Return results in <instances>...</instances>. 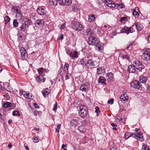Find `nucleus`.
Returning a JSON list of instances; mask_svg holds the SVG:
<instances>
[{
  "instance_id": "nucleus-11",
  "label": "nucleus",
  "mask_w": 150,
  "mask_h": 150,
  "mask_svg": "<svg viewBox=\"0 0 150 150\" xmlns=\"http://www.w3.org/2000/svg\"><path fill=\"white\" fill-rule=\"evenodd\" d=\"M133 15L135 18H137L139 17L140 12L139 11V8L138 7H136L132 11Z\"/></svg>"
},
{
  "instance_id": "nucleus-15",
  "label": "nucleus",
  "mask_w": 150,
  "mask_h": 150,
  "mask_svg": "<svg viewBox=\"0 0 150 150\" xmlns=\"http://www.w3.org/2000/svg\"><path fill=\"white\" fill-rule=\"evenodd\" d=\"M69 56L72 59H76L78 57V52L76 51H72L70 52Z\"/></svg>"
},
{
  "instance_id": "nucleus-64",
  "label": "nucleus",
  "mask_w": 150,
  "mask_h": 150,
  "mask_svg": "<svg viewBox=\"0 0 150 150\" xmlns=\"http://www.w3.org/2000/svg\"><path fill=\"white\" fill-rule=\"evenodd\" d=\"M139 129L136 128L135 129V131L136 132L134 133H137L138 132H140V131H139Z\"/></svg>"
},
{
  "instance_id": "nucleus-2",
  "label": "nucleus",
  "mask_w": 150,
  "mask_h": 150,
  "mask_svg": "<svg viewBox=\"0 0 150 150\" xmlns=\"http://www.w3.org/2000/svg\"><path fill=\"white\" fill-rule=\"evenodd\" d=\"M133 64L136 69L139 70L140 71H142V70L144 68L142 62L139 60H137L134 61L133 63Z\"/></svg>"
},
{
  "instance_id": "nucleus-28",
  "label": "nucleus",
  "mask_w": 150,
  "mask_h": 150,
  "mask_svg": "<svg viewBox=\"0 0 150 150\" xmlns=\"http://www.w3.org/2000/svg\"><path fill=\"white\" fill-rule=\"evenodd\" d=\"M49 4L51 6H56L57 4V2L54 0H50L49 1Z\"/></svg>"
},
{
  "instance_id": "nucleus-39",
  "label": "nucleus",
  "mask_w": 150,
  "mask_h": 150,
  "mask_svg": "<svg viewBox=\"0 0 150 150\" xmlns=\"http://www.w3.org/2000/svg\"><path fill=\"white\" fill-rule=\"evenodd\" d=\"M23 17V16L21 12L17 13L16 14V17L17 18H22Z\"/></svg>"
},
{
  "instance_id": "nucleus-47",
  "label": "nucleus",
  "mask_w": 150,
  "mask_h": 150,
  "mask_svg": "<svg viewBox=\"0 0 150 150\" xmlns=\"http://www.w3.org/2000/svg\"><path fill=\"white\" fill-rule=\"evenodd\" d=\"M127 19V17H123L121 18L120 21L121 22H122L123 21H124Z\"/></svg>"
},
{
  "instance_id": "nucleus-12",
  "label": "nucleus",
  "mask_w": 150,
  "mask_h": 150,
  "mask_svg": "<svg viewBox=\"0 0 150 150\" xmlns=\"http://www.w3.org/2000/svg\"><path fill=\"white\" fill-rule=\"evenodd\" d=\"M105 4L110 8H114L115 7V3L110 0H105Z\"/></svg>"
},
{
  "instance_id": "nucleus-58",
  "label": "nucleus",
  "mask_w": 150,
  "mask_h": 150,
  "mask_svg": "<svg viewBox=\"0 0 150 150\" xmlns=\"http://www.w3.org/2000/svg\"><path fill=\"white\" fill-rule=\"evenodd\" d=\"M4 96L5 98H9V94L8 93H6L5 95H3Z\"/></svg>"
},
{
  "instance_id": "nucleus-42",
  "label": "nucleus",
  "mask_w": 150,
  "mask_h": 150,
  "mask_svg": "<svg viewBox=\"0 0 150 150\" xmlns=\"http://www.w3.org/2000/svg\"><path fill=\"white\" fill-rule=\"evenodd\" d=\"M39 138L38 137H34L33 138V141L35 143H37L39 142Z\"/></svg>"
},
{
  "instance_id": "nucleus-59",
  "label": "nucleus",
  "mask_w": 150,
  "mask_h": 150,
  "mask_svg": "<svg viewBox=\"0 0 150 150\" xmlns=\"http://www.w3.org/2000/svg\"><path fill=\"white\" fill-rule=\"evenodd\" d=\"M118 6L120 7V8H124V6L122 4H118Z\"/></svg>"
},
{
  "instance_id": "nucleus-38",
  "label": "nucleus",
  "mask_w": 150,
  "mask_h": 150,
  "mask_svg": "<svg viewBox=\"0 0 150 150\" xmlns=\"http://www.w3.org/2000/svg\"><path fill=\"white\" fill-rule=\"evenodd\" d=\"M47 88L44 91H42V94L44 97H46V96L49 94V92L46 91V90Z\"/></svg>"
},
{
  "instance_id": "nucleus-18",
  "label": "nucleus",
  "mask_w": 150,
  "mask_h": 150,
  "mask_svg": "<svg viewBox=\"0 0 150 150\" xmlns=\"http://www.w3.org/2000/svg\"><path fill=\"white\" fill-rule=\"evenodd\" d=\"M35 26L36 27L39 26L40 27H42L44 25V22L41 19H39L36 20L35 23Z\"/></svg>"
},
{
  "instance_id": "nucleus-9",
  "label": "nucleus",
  "mask_w": 150,
  "mask_h": 150,
  "mask_svg": "<svg viewBox=\"0 0 150 150\" xmlns=\"http://www.w3.org/2000/svg\"><path fill=\"white\" fill-rule=\"evenodd\" d=\"M106 78L107 81L110 82H112L114 80L113 74L111 72H109L107 74Z\"/></svg>"
},
{
  "instance_id": "nucleus-46",
  "label": "nucleus",
  "mask_w": 150,
  "mask_h": 150,
  "mask_svg": "<svg viewBox=\"0 0 150 150\" xmlns=\"http://www.w3.org/2000/svg\"><path fill=\"white\" fill-rule=\"evenodd\" d=\"M133 45V43H129V44L127 45V47H126V49H129V48H131L132 47V46Z\"/></svg>"
},
{
  "instance_id": "nucleus-41",
  "label": "nucleus",
  "mask_w": 150,
  "mask_h": 150,
  "mask_svg": "<svg viewBox=\"0 0 150 150\" xmlns=\"http://www.w3.org/2000/svg\"><path fill=\"white\" fill-rule=\"evenodd\" d=\"M45 70L43 68H41L38 70V71L39 74H41Z\"/></svg>"
},
{
  "instance_id": "nucleus-20",
  "label": "nucleus",
  "mask_w": 150,
  "mask_h": 150,
  "mask_svg": "<svg viewBox=\"0 0 150 150\" xmlns=\"http://www.w3.org/2000/svg\"><path fill=\"white\" fill-rule=\"evenodd\" d=\"M83 106L82 105H81L80 106V110L79 112V116L82 118H83L84 117V110L83 109Z\"/></svg>"
},
{
  "instance_id": "nucleus-57",
  "label": "nucleus",
  "mask_w": 150,
  "mask_h": 150,
  "mask_svg": "<svg viewBox=\"0 0 150 150\" xmlns=\"http://www.w3.org/2000/svg\"><path fill=\"white\" fill-rule=\"evenodd\" d=\"M66 79H68L69 78V73H66Z\"/></svg>"
},
{
  "instance_id": "nucleus-3",
  "label": "nucleus",
  "mask_w": 150,
  "mask_h": 150,
  "mask_svg": "<svg viewBox=\"0 0 150 150\" xmlns=\"http://www.w3.org/2000/svg\"><path fill=\"white\" fill-rule=\"evenodd\" d=\"M71 26L72 28L75 30L79 31L83 29V26L78 22H74Z\"/></svg>"
},
{
  "instance_id": "nucleus-52",
  "label": "nucleus",
  "mask_w": 150,
  "mask_h": 150,
  "mask_svg": "<svg viewBox=\"0 0 150 150\" xmlns=\"http://www.w3.org/2000/svg\"><path fill=\"white\" fill-rule=\"evenodd\" d=\"M69 67V64L67 63H66L65 64L64 67V69H68Z\"/></svg>"
},
{
  "instance_id": "nucleus-34",
  "label": "nucleus",
  "mask_w": 150,
  "mask_h": 150,
  "mask_svg": "<svg viewBox=\"0 0 150 150\" xmlns=\"http://www.w3.org/2000/svg\"><path fill=\"white\" fill-rule=\"evenodd\" d=\"M13 25L14 27H17L18 26V22L16 19H14L13 22Z\"/></svg>"
},
{
  "instance_id": "nucleus-21",
  "label": "nucleus",
  "mask_w": 150,
  "mask_h": 150,
  "mask_svg": "<svg viewBox=\"0 0 150 150\" xmlns=\"http://www.w3.org/2000/svg\"><path fill=\"white\" fill-rule=\"evenodd\" d=\"M22 23L28 27V25H30L31 24V22L29 19L27 18H25L23 20Z\"/></svg>"
},
{
  "instance_id": "nucleus-56",
  "label": "nucleus",
  "mask_w": 150,
  "mask_h": 150,
  "mask_svg": "<svg viewBox=\"0 0 150 150\" xmlns=\"http://www.w3.org/2000/svg\"><path fill=\"white\" fill-rule=\"evenodd\" d=\"M85 86H86L87 88H88L90 87V84L88 82L85 83Z\"/></svg>"
},
{
  "instance_id": "nucleus-7",
  "label": "nucleus",
  "mask_w": 150,
  "mask_h": 150,
  "mask_svg": "<svg viewBox=\"0 0 150 150\" xmlns=\"http://www.w3.org/2000/svg\"><path fill=\"white\" fill-rule=\"evenodd\" d=\"M60 5H65L66 6H68L71 5V0H62V1L58 2Z\"/></svg>"
},
{
  "instance_id": "nucleus-35",
  "label": "nucleus",
  "mask_w": 150,
  "mask_h": 150,
  "mask_svg": "<svg viewBox=\"0 0 150 150\" xmlns=\"http://www.w3.org/2000/svg\"><path fill=\"white\" fill-rule=\"evenodd\" d=\"M12 115L13 116H20L21 115L20 113L18 111L15 110L12 113Z\"/></svg>"
},
{
  "instance_id": "nucleus-27",
  "label": "nucleus",
  "mask_w": 150,
  "mask_h": 150,
  "mask_svg": "<svg viewBox=\"0 0 150 150\" xmlns=\"http://www.w3.org/2000/svg\"><path fill=\"white\" fill-rule=\"evenodd\" d=\"M87 34L90 36L94 35V33L92 31L90 28H88L86 30V31Z\"/></svg>"
},
{
  "instance_id": "nucleus-53",
  "label": "nucleus",
  "mask_w": 150,
  "mask_h": 150,
  "mask_svg": "<svg viewBox=\"0 0 150 150\" xmlns=\"http://www.w3.org/2000/svg\"><path fill=\"white\" fill-rule=\"evenodd\" d=\"M71 122V123H74L75 125L77 124V120H72Z\"/></svg>"
},
{
  "instance_id": "nucleus-26",
  "label": "nucleus",
  "mask_w": 150,
  "mask_h": 150,
  "mask_svg": "<svg viewBox=\"0 0 150 150\" xmlns=\"http://www.w3.org/2000/svg\"><path fill=\"white\" fill-rule=\"evenodd\" d=\"M147 80V78L145 76H142L140 77V82L142 83H145Z\"/></svg>"
},
{
  "instance_id": "nucleus-48",
  "label": "nucleus",
  "mask_w": 150,
  "mask_h": 150,
  "mask_svg": "<svg viewBox=\"0 0 150 150\" xmlns=\"http://www.w3.org/2000/svg\"><path fill=\"white\" fill-rule=\"evenodd\" d=\"M57 102H56L55 104H54V107H53V111H55V112L57 110Z\"/></svg>"
},
{
  "instance_id": "nucleus-22",
  "label": "nucleus",
  "mask_w": 150,
  "mask_h": 150,
  "mask_svg": "<svg viewBox=\"0 0 150 150\" xmlns=\"http://www.w3.org/2000/svg\"><path fill=\"white\" fill-rule=\"evenodd\" d=\"M121 32L123 33H125L127 34H129V33H131L129 27L125 26L122 30Z\"/></svg>"
},
{
  "instance_id": "nucleus-29",
  "label": "nucleus",
  "mask_w": 150,
  "mask_h": 150,
  "mask_svg": "<svg viewBox=\"0 0 150 150\" xmlns=\"http://www.w3.org/2000/svg\"><path fill=\"white\" fill-rule=\"evenodd\" d=\"M22 25L20 27L21 30L23 32H25L27 28L28 27V26H26L22 23Z\"/></svg>"
},
{
  "instance_id": "nucleus-49",
  "label": "nucleus",
  "mask_w": 150,
  "mask_h": 150,
  "mask_svg": "<svg viewBox=\"0 0 150 150\" xmlns=\"http://www.w3.org/2000/svg\"><path fill=\"white\" fill-rule=\"evenodd\" d=\"M13 9L14 10V12L15 13L18 12V9L16 7H13Z\"/></svg>"
},
{
  "instance_id": "nucleus-50",
  "label": "nucleus",
  "mask_w": 150,
  "mask_h": 150,
  "mask_svg": "<svg viewBox=\"0 0 150 150\" xmlns=\"http://www.w3.org/2000/svg\"><path fill=\"white\" fill-rule=\"evenodd\" d=\"M113 100H114L113 99H111L110 100H108V103L110 104H112L113 103Z\"/></svg>"
},
{
  "instance_id": "nucleus-16",
  "label": "nucleus",
  "mask_w": 150,
  "mask_h": 150,
  "mask_svg": "<svg viewBox=\"0 0 150 150\" xmlns=\"http://www.w3.org/2000/svg\"><path fill=\"white\" fill-rule=\"evenodd\" d=\"M38 13L41 15H45L46 14V11L42 7H39L37 10Z\"/></svg>"
},
{
  "instance_id": "nucleus-37",
  "label": "nucleus",
  "mask_w": 150,
  "mask_h": 150,
  "mask_svg": "<svg viewBox=\"0 0 150 150\" xmlns=\"http://www.w3.org/2000/svg\"><path fill=\"white\" fill-rule=\"evenodd\" d=\"M141 150H150V149L148 146L144 145L142 146Z\"/></svg>"
},
{
  "instance_id": "nucleus-40",
  "label": "nucleus",
  "mask_w": 150,
  "mask_h": 150,
  "mask_svg": "<svg viewBox=\"0 0 150 150\" xmlns=\"http://www.w3.org/2000/svg\"><path fill=\"white\" fill-rule=\"evenodd\" d=\"M43 78V76L42 75H40L38 77L36 78V80L38 82H39L41 81L42 79Z\"/></svg>"
},
{
  "instance_id": "nucleus-5",
  "label": "nucleus",
  "mask_w": 150,
  "mask_h": 150,
  "mask_svg": "<svg viewBox=\"0 0 150 150\" xmlns=\"http://www.w3.org/2000/svg\"><path fill=\"white\" fill-rule=\"evenodd\" d=\"M130 86L132 87L137 89H139L141 87V84L137 80L132 81L131 82Z\"/></svg>"
},
{
  "instance_id": "nucleus-4",
  "label": "nucleus",
  "mask_w": 150,
  "mask_h": 150,
  "mask_svg": "<svg viewBox=\"0 0 150 150\" xmlns=\"http://www.w3.org/2000/svg\"><path fill=\"white\" fill-rule=\"evenodd\" d=\"M94 35L93 36H90L88 38V43L90 45H93L95 44L97 42L98 38L94 37Z\"/></svg>"
},
{
  "instance_id": "nucleus-30",
  "label": "nucleus",
  "mask_w": 150,
  "mask_h": 150,
  "mask_svg": "<svg viewBox=\"0 0 150 150\" xmlns=\"http://www.w3.org/2000/svg\"><path fill=\"white\" fill-rule=\"evenodd\" d=\"M120 57L122 59H126L128 60H129V56L128 54H122L121 55H120Z\"/></svg>"
},
{
  "instance_id": "nucleus-8",
  "label": "nucleus",
  "mask_w": 150,
  "mask_h": 150,
  "mask_svg": "<svg viewBox=\"0 0 150 150\" xmlns=\"http://www.w3.org/2000/svg\"><path fill=\"white\" fill-rule=\"evenodd\" d=\"M141 58L144 60L148 61L150 60V54L147 52H144L141 55Z\"/></svg>"
},
{
  "instance_id": "nucleus-19",
  "label": "nucleus",
  "mask_w": 150,
  "mask_h": 150,
  "mask_svg": "<svg viewBox=\"0 0 150 150\" xmlns=\"http://www.w3.org/2000/svg\"><path fill=\"white\" fill-rule=\"evenodd\" d=\"M96 50L98 51H101L103 50V45L100 42L96 43Z\"/></svg>"
},
{
  "instance_id": "nucleus-10",
  "label": "nucleus",
  "mask_w": 150,
  "mask_h": 150,
  "mask_svg": "<svg viewBox=\"0 0 150 150\" xmlns=\"http://www.w3.org/2000/svg\"><path fill=\"white\" fill-rule=\"evenodd\" d=\"M20 51L21 57L23 58V59H25V57H27L28 55L26 50L22 47L21 48Z\"/></svg>"
},
{
  "instance_id": "nucleus-45",
  "label": "nucleus",
  "mask_w": 150,
  "mask_h": 150,
  "mask_svg": "<svg viewBox=\"0 0 150 150\" xmlns=\"http://www.w3.org/2000/svg\"><path fill=\"white\" fill-rule=\"evenodd\" d=\"M146 91L147 92L150 93V85L147 84L146 85Z\"/></svg>"
},
{
  "instance_id": "nucleus-36",
  "label": "nucleus",
  "mask_w": 150,
  "mask_h": 150,
  "mask_svg": "<svg viewBox=\"0 0 150 150\" xmlns=\"http://www.w3.org/2000/svg\"><path fill=\"white\" fill-rule=\"evenodd\" d=\"M5 24V25L7 24L8 22L10 20V18L8 16H6L4 18Z\"/></svg>"
},
{
  "instance_id": "nucleus-13",
  "label": "nucleus",
  "mask_w": 150,
  "mask_h": 150,
  "mask_svg": "<svg viewBox=\"0 0 150 150\" xmlns=\"http://www.w3.org/2000/svg\"><path fill=\"white\" fill-rule=\"evenodd\" d=\"M134 25H135L136 29L138 32H139L143 29L144 27L143 25L138 22H135L134 23Z\"/></svg>"
},
{
  "instance_id": "nucleus-23",
  "label": "nucleus",
  "mask_w": 150,
  "mask_h": 150,
  "mask_svg": "<svg viewBox=\"0 0 150 150\" xmlns=\"http://www.w3.org/2000/svg\"><path fill=\"white\" fill-rule=\"evenodd\" d=\"M104 69L102 67H99L97 69V74L98 75L105 72Z\"/></svg>"
},
{
  "instance_id": "nucleus-32",
  "label": "nucleus",
  "mask_w": 150,
  "mask_h": 150,
  "mask_svg": "<svg viewBox=\"0 0 150 150\" xmlns=\"http://www.w3.org/2000/svg\"><path fill=\"white\" fill-rule=\"evenodd\" d=\"M29 95L30 94L28 92H27L25 91H24L23 96L25 98L30 99Z\"/></svg>"
},
{
  "instance_id": "nucleus-25",
  "label": "nucleus",
  "mask_w": 150,
  "mask_h": 150,
  "mask_svg": "<svg viewBox=\"0 0 150 150\" xmlns=\"http://www.w3.org/2000/svg\"><path fill=\"white\" fill-rule=\"evenodd\" d=\"M106 80L105 79V78L102 76H100L99 78L98 82L99 83H103L104 84H106Z\"/></svg>"
},
{
  "instance_id": "nucleus-33",
  "label": "nucleus",
  "mask_w": 150,
  "mask_h": 150,
  "mask_svg": "<svg viewBox=\"0 0 150 150\" xmlns=\"http://www.w3.org/2000/svg\"><path fill=\"white\" fill-rule=\"evenodd\" d=\"M84 127L83 125H82L78 127V130L82 133H83L84 132Z\"/></svg>"
},
{
  "instance_id": "nucleus-31",
  "label": "nucleus",
  "mask_w": 150,
  "mask_h": 150,
  "mask_svg": "<svg viewBox=\"0 0 150 150\" xmlns=\"http://www.w3.org/2000/svg\"><path fill=\"white\" fill-rule=\"evenodd\" d=\"M11 103L9 102H7L4 103L3 105V106L5 108H8L10 107L11 105Z\"/></svg>"
},
{
  "instance_id": "nucleus-6",
  "label": "nucleus",
  "mask_w": 150,
  "mask_h": 150,
  "mask_svg": "<svg viewBox=\"0 0 150 150\" xmlns=\"http://www.w3.org/2000/svg\"><path fill=\"white\" fill-rule=\"evenodd\" d=\"M86 65L90 69L94 68L96 67V65L94 62H93L91 59L88 60Z\"/></svg>"
},
{
  "instance_id": "nucleus-43",
  "label": "nucleus",
  "mask_w": 150,
  "mask_h": 150,
  "mask_svg": "<svg viewBox=\"0 0 150 150\" xmlns=\"http://www.w3.org/2000/svg\"><path fill=\"white\" fill-rule=\"evenodd\" d=\"M95 109L96 110L95 112L97 113V115L98 116V113L100 112V111L99 110V108L98 107H96Z\"/></svg>"
},
{
  "instance_id": "nucleus-55",
  "label": "nucleus",
  "mask_w": 150,
  "mask_h": 150,
  "mask_svg": "<svg viewBox=\"0 0 150 150\" xmlns=\"http://www.w3.org/2000/svg\"><path fill=\"white\" fill-rule=\"evenodd\" d=\"M80 90H82V91H84V86L82 85L80 87Z\"/></svg>"
},
{
  "instance_id": "nucleus-54",
  "label": "nucleus",
  "mask_w": 150,
  "mask_h": 150,
  "mask_svg": "<svg viewBox=\"0 0 150 150\" xmlns=\"http://www.w3.org/2000/svg\"><path fill=\"white\" fill-rule=\"evenodd\" d=\"M80 63L82 65H83L84 64V58H83L82 59H81L80 60Z\"/></svg>"
},
{
  "instance_id": "nucleus-51",
  "label": "nucleus",
  "mask_w": 150,
  "mask_h": 150,
  "mask_svg": "<svg viewBox=\"0 0 150 150\" xmlns=\"http://www.w3.org/2000/svg\"><path fill=\"white\" fill-rule=\"evenodd\" d=\"M97 1L99 4H101L103 3H105V0H97Z\"/></svg>"
},
{
  "instance_id": "nucleus-1",
  "label": "nucleus",
  "mask_w": 150,
  "mask_h": 150,
  "mask_svg": "<svg viewBox=\"0 0 150 150\" xmlns=\"http://www.w3.org/2000/svg\"><path fill=\"white\" fill-rule=\"evenodd\" d=\"M131 137H133L137 140H139L140 142H142L144 140L143 136L141 132H138L136 134L130 132H126L124 135V138L127 139Z\"/></svg>"
},
{
  "instance_id": "nucleus-60",
  "label": "nucleus",
  "mask_w": 150,
  "mask_h": 150,
  "mask_svg": "<svg viewBox=\"0 0 150 150\" xmlns=\"http://www.w3.org/2000/svg\"><path fill=\"white\" fill-rule=\"evenodd\" d=\"M147 41L149 43L150 42V34L149 35L147 38Z\"/></svg>"
},
{
  "instance_id": "nucleus-24",
  "label": "nucleus",
  "mask_w": 150,
  "mask_h": 150,
  "mask_svg": "<svg viewBox=\"0 0 150 150\" xmlns=\"http://www.w3.org/2000/svg\"><path fill=\"white\" fill-rule=\"evenodd\" d=\"M96 19L95 16L94 15H89L88 16V21L90 23H92L95 21Z\"/></svg>"
},
{
  "instance_id": "nucleus-44",
  "label": "nucleus",
  "mask_w": 150,
  "mask_h": 150,
  "mask_svg": "<svg viewBox=\"0 0 150 150\" xmlns=\"http://www.w3.org/2000/svg\"><path fill=\"white\" fill-rule=\"evenodd\" d=\"M134 24L132 26L129 27L131 33H132L135 30V28H134Z\"/></svg>"
},
{
  "instance_id": "nucleus-62",
  "label": "nucleus",
  "mask_w": 150,
  "mask_h": 150,
  "mask_svg": "<svg viewBox=\"0 0 150 150\" xmlns=\"http://www.w3.org/2000/svg\"><path fill=\"white\" fill-rule=\"evenodd\" d=\"M34 106L35 108H39V107L37 103H35L34 104Z\"/></svg>"
},
{
  "instance_id": "nucleus-14",
  "label": "nucleus",
  "mask_w": 150,
  "mask_h": 150,
  "mask_svg": "<svg viewBox=\"0 0 150 150\" xmlns=\"http://www.w3.org/2000/svg\"><path fill=\"white\" fill-rule=\"evenodd\" d=\"M120 98L121 101L125 102H127L128 99V96L126 93H124L121 96Z\"/></svg>"
},
{
  "instance_id": "nucleus-17",
  "label": "nucleus",
  "mask_w": 150,
  "mask_h": 150,
  "mask_svg": "<svg viewBox=\"0 0 150 150\" xmlns=\"http://www.w3.org/2000/svg\"><path fill=\"white\" fill-rule=\"evenodd\" d=\"M136 68L133 64L128 66L127 68V71L130 73H134L136 72Z\"/></svg>"
},
{
  "instance_id": "nucleus-61",
  "label": "nucleus",
  "mask_w": 150,
  "mask_h": 150,
  "mask_svg": "<svg viewBox=\"0 0 150 150\" xmlns=\"http://www.w3.org/2000/svg\"><path fill=\"white\" fill-rule=\"evenodd\" d=\"M65 27V25L64 24H63L60 27V29H63Z\"/></svg>"
},
{
  "instance_id": "nucleus-63",
  "label": "nucleus",
  "mask_w": 150,
  "mask_h": 150,
  "mask_svg": "<svg viewBox=\"0 0 150 150\" xmlns=\"http://www.w3.org/2000/svg\"><path fill=\"white\" fill-rule=\"evenodd\" d=\"M63 71V68L62 67H60V68L59 69V74H61H61L62 71Z\"/></svg>"
}]
</instances>
